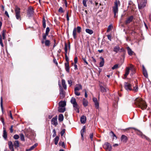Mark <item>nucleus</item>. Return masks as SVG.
Wrapping results in <instances>:
<instances>
[{
  "mask_svg": "<svg viewBox=\"0 0 151 151\" xmlns=\"http://www.w3.org/2000/svg\"><path fill=\"white\" fill-rule=\"evenodd\" d=\"M108 39L110 41H111V36L110 35H107Z\"/></svg>",
  "mask_w": 151,
  "mask_h": 151,
  "instance_id": "e2e57ef3",
  "label": "nucleus"
},
{
  "mask_svg": "<svg viewBox=\"0 0 151 151\" xmlns=\"http://www.w3.org/2000/svg\"><path fill=\"white\" fill-rule=\"evenodd\" d=\"M63 115L62 114H60L58 116V120L59 121L62 122L63 120Z\"/></svg>",
  "mask_w": 151,
  "mask_h": 151,
  "instance_id": "f704fd0d",
  "label": "nucleus"
},
{
  "mask_svg": "<svg viewBox=\"0 0 151 151\" xmlns=\"http://www.w3.org/2000/svg\"><path fill=\"white\" fill-rule=\"evenodd\" d=\"M147 1V0H142L140 3L138 4L139 9H141L144 8L146 6Z\"/></svg>",
  "mask_w": 151,
  "mask_h": 151,
  "instance_id": "39448f33",
  "label": "nucleus"
},
{
  "mask_svg": "<svg viewBox=\"0 0 151 151\" xmlns=\"http://www.w3.org/2000/svg\"><path fill=\"white\" fill-rule=\"evenodd\" d=\"M86 117L85 116H83L81 118V122L82 124H85L86 122Z\"/></svg>",
  "mask_w": 151,
  "mask_h": 151,
  "instance_id": "a211bd4d",
  "label": "nucleus"
},
{
  "mask_svg": "<svg viewBox=\"0 0 151 151\" xmlns=\"http://www.w3.org/2000/svg\"><path fill=\"white\" fill-rule=\"evenodd\" d=\"M85 129H86V127L85 126H84L83 127L82 129L81 130V137H82V138H83V134L84 133L85 131Z\"/></svg>",
  "mask_w": 151,
  "mask_h": 151,
  "instance_id": "473e14b6",
  "label": "nucleus"
},
{
  "mask_svg": "<svg viewBox=\"0 0 151 151\" xmlns=\"http://www.w3.org/2000/svg\"><path fill=\"white\" fill-rule=\"evenodd\" d=\"M58 111L60 112H63L65 111V108L64 107L60 106L58 108Z\"/></svg>",
  "mask_w": 151,
  "mask_h": 151,
  "instance_id": "72a5a7b5",
  "label": "nucleus"
},
{
  "mask_svg": "<svg viewBox=\"0 0 151 151\" xmlns=\"http://www.w3.org/2000/svg\"><path fill=\"white\" fill-rule=\"evenodd\" d=\"M130 70V68L129 67H127L125 69V73L124 75V79H126L129 73V70Z\"/></svg>",
  "mask_w": 151,
  "mask_h": 151,
  "instance_id": "4468645a",
  "label": "nucleus"
},
{
  "mask_svg": "<svg viewBox=\"0 0 151 151\" xmlns=\"http://www.w3.org/2000/svg\"><path fill=\"white\" fill-rule=\"evenodd\" d=\"M110 133L112 134V136L113 137V139H117V137L116 135L114 134L112 131H111Z\"/></svg>",
  "mask_w": 151,
  "mask_h": 151,
  "instance_id": "de8ad7c7",
  "label": "nucleus"
},
{
  "mask_svg": "<svg viewBox=\"0 0 151 151\" xmlns=\"http://www.w3.org/2000/svg\"><path fill=\"white\" fill-rule=\"evenodd\" d=\"M42 23H43V27L44 28H45L46 27V23H45V18H44L43 19V20L42 21Z\"/></svg>",
  "mask_w": 151,
  "mask_h": 151,
  "instance_id": "603ef678",
  "label": "nucleus"
},
{
  "mask_svg": "<svg viewBox=\"0 0 151 151\" xmlns=\"http://www.w3.org/2000/svg\"><path fill=\"white\" fill-rule=\"evenodd\" d=\"M93 100L94 103L98 101L97 99L95 97H93Z\"/></svg>",
  "mask_w": 151,
  "mask_h": 151,
  "instance_id": "338daca9",
  "label": "nucleus"
},
{
  "mask_svg": "<svg viewBox=\"0 0 151 151\" xmlns=\"http://www.w3.org/2000/svg\"><path fill=\"white\" fill-rule=\"evenodd\" d=\"M94 103L95 108L96 109H98L99 107V102H98V101H97L96 102H94Z\"/></svg>",
  "mask_w": 151,
  "mask_h": 151,
  "instance_id": "49530a36",
  "label": "nucleus"
},
{
  "mask_svg": "<svg viewBox=\"0 0 151 151\" xmlns=\"http://www.w3.org/2000/svg\"><path fill=\"white\" fill-rule=\"evenodd\" d=\"M138 90V88L137 85H136L134 87L133 91L135 92H137V91Z\"/></svg>",
  "mask_w": 151,
  "mask_h": 151,
  "instance_id": "c03bdc74",
  "label": "nucleus"
},
{
  "mask_svg": "<svg viewBox=\"0 0 151 151\" xmlns=\"http://www.w3.org/2000/svg\"><path fill=\"white\" fill-rule=\"evenodd\" d=\"M20 8L17 6H16L15 9V16L17 19L21 20V17L20 15Z\"/></svg>",
  "mask_w": 151,
  "mask_h": 151,
  "instance_id": "f03ea898",
  "label": "nucleus"
},
{
  "mask_svg": "<svg viewBox=\"0 0 151 151\" xmlns=\"http://www.w3.org/2000/svg\"><path fill=\"white\" fill-rule=\"evenodd\" d=\"M104 148L105 149L111 150V146L110 143L108 142L105 143L103 145Z\"/></svg>",
  "mask_w": 151,
  "mask_h": 151,
  "instance_id": "9d476101",
  "label": "nucleus"
},
{
  "mask_svg": "<svg viewBox=\"0 0 151 151\" xmlns=\"http://www.w3.org/2000/svg\"><path fill=\"white\" fill-rule=\"evenodd\" d=\"M68 48L70 49V44L68 45L66 43L65 44L64 49L65 50V55L67 54Z\"/></svg>",
  "mask_w": 151,
  "mask_h": 151,
  "instance_id": "4be33fe9",
  "label": "nucleus"
},
{
  "mask_svg": "<svg viewBox=\"0 0 151 151\" xmlns=\"http://www.w3.org/2000/svg\"><path fill=\"white\" fill-rule=\"evenodd\" d=\"M20 136L21 140L22 141H24V136L23 134H20Z\"/></svg>",
  "mask_w": 151,
  "mask_h": 151,
  "instance_id": "37998d69",
  "label": "nucleus"
},
{
  "mask_svg": "<svg viewBox=\"0 0 151 151\" xmlns=\"http://www.w3.org/2000/svg\"><path fill=\"white\" fill-rule=\"evenodd\" d=\"M68 81V84L70 85V86H71L72 84V81L71 80H69Z\"/></svg>",
  "mask_w": 151,
  "mask_h": 151,
  "instance_id": "0e129e2a",
  "label": "nucleus"
},
{
  "mask_svg": "<svg viewBox=\"0 0 151 151\" xmlns=\"http://www.w3.org/2000/svg\"><path fill=\"white\" fill-rule=\"evenodd\" d=\"M8 145L9 148L11 151H14L13 147V145L12 142L11 141H9L8 142Z\"/></svg>",
  "mask_w": 151,
  "mask_h": 151,
  "instance_id": "dca6fc26",
  "label": "nucleus"
},
{
  "mask_svg": "<svg viewBox=\"0 0 151 151\" xmlns=\"http://www.w3.org/2000/svg\"><path fill=\"white\" fill-rule=\"evenodd\" d=\"M62 84L64 88L65 89H66L67 88V86L65 84V81L64 79H63L62 80Z\"/></svg>",
  "mask_w": 151,
  "mask_h": 151,
  "instance_id": "2f4dec72",
  "label": "nucleus"
},
{
  "mask_svg": "<svg viewBox=\"0 0 151 151\" xmlns=\"http://www.w3.org/2000/svg\"><path fill=\"white\" fill-rule=\"evenodd\" d=\"M73 106L74 110L77 113H79V106L78 104L77 103H76L75 104H73Z\"/></svg>",
  "mask_w": 151,
  "mask_h": 151,
  "instance_id": "2eb2a0df",
  "label": "nucleus"
},
{
  "mask_svg": "<svg viewBox=\"0 0 151 151\" xmlns=\"http://www.w3.org/2000/svg\"><path fill=\"white\" fill-rule=\"evenodd\" d=\"M100 59H101V60L99 63V67H102L104 65V58L102 57H101L100 58Z\"/></svg>",
  "mask_w": 151,
  "mask_h": 151,
  "instance_id": "aec40b11",
  "label": "nucleus"
},
{
  "mask_svg": "<svg viewBox=\"0 0 151 151\" xmlns=\"http://www.w3.org/2000/svg\"><path fill=\"white\" fill-rule=\"evenodd\" d=\"M134 17L133 16H131L128 17L125 22V24L126 25H127L129 24L133 20Z\"/></svg>",
  "mask_w": 151,
  "mask_h": 151,
  "instance_id": "1a4fd4ad",
  "label": "nucleus"
},
{
  "mask_svg": "<svg viewBox=\"0 0 151 151\" xmlns=\"http://www.w3.org/2000/svg\"><path fill=\"white\" fill-rule=\"evenodd\" d=\"M100 90L101 92H105L107 91V90H108V89L106 88H105L101 86H100Z\"/></svg>",
  "mask_w": 151,
  "mask_h": 151,
  "instance_id": "5701e85b",
  "label": "nucleus"
},
{
  "mask_svg": "<svg viewBox=\"0 0 151 151\" xmlns=\"http://www.w3.org/2000/svg\"><path fill=\"white\" fill-rule=\"evenodd\" d=\"M134 104L137 106L142 110L145 109L147 107L146 102L140 98H137L135 100Z\"/></svg>",
  "mask_w": 151,
  "mask_h": 151,
  "instance_id": "f257e3e1",
  "label": "nucleus"
},
{
  "mask_svg": "<svg viewBox=\"0 0 151 151\" xmlns=\"http://www.w3.org/2000/svg\"><path fill=\"white\" fill-rule=\"evenodd\" d=\"M119 68V65L118 64H116L114 65L112 68V70H114L115 69H116Z\"/></svg>",
  "mask_w": 151,
  "mask_h": 151,
  "instance_id": "3c124183",
  "label": "nucleus"
},
{
  "mask_svg": "<svg viewBox=\"0 0 151 151\" xmlns=\"http://www.w3.org/2000/svg\"><path fill=\"white\" fill-rule=\"evenodd\" d=\"M132 128L134 129V130L137 131V134L138 135H139L142 138H145L147 139H148V138L146 136H145L144 134H143L142 132L134 128Z\"/></svg>",
  "mask_w": 151,
  "mask_h": 151,
  "instance_id": "0eeeda50",
  "label": "nucleus"
},
{
  "mask_svg": "<svg viewBox=\"0 0 151 151\" xmlns=\"http://www.w3.org/2000/svg\"><path fill=\"white\" fill-rule=\"evenodd\" d=\"M34 13V12L33 8L31 6L29 7L27 12V16L29 17H32Z\"/></svg>",
  "mask_w": 151,
  "mask_h": 151,
  "instance_id": "20e7f679",
  "label": "nucleus"
},
{
  "mask_svg": "<svg viewBox=\"0 0 151 151\" xmlns=\"http://www.w3.org/2000/svg\"><path fill=\"white\" fill-rule=\"evenodd\" d=\"M121 140L124 143H126L127 140V138L125 135H122L121 137Z\"/></svg>",
  "mask_w": 151,
  "mask_h": 151,
  "instance_id": "f3484780",
  "label": "nucleus"
},
{
  "mask_svg": "<svg viewBox=\"0 0 151 151\" xmlns=\"http://www.w3.org/2000/svg\"><path fill=\"white\" fill-rule=\"evenodd\" d=\"M81 28L79 26H78L77 28L75 27L74 28L73 32V38L74 39H76L77 37L76 36L77 30L78 33H80V32H81Z\"/></svg>",
  "mask_w": 151,
  "mask_h": 151,
  "instance_id": "7ed1b4c3",
  "label": "nucleus"
},
{
  "mask_svg": "<svg viewBox=\"0 0 151 151\" xmlns=\"http://www.w3.org/2000/svg\"><path fill=\"white\" fill-rule=\"evenodd\" d=\"M70 102L72 104H75L77 103L76 102V99L74 97H72L70 100Z\"/></svg>",
  "mask_w": 151,
  "mask_h": 151,
  "instance_id": "58836bf2",
  "label": "nucleus"
},
{
  "mask_svg": "<svg viewBox=\"0 0 151 151\" xmlns=\"http://www.w3.org/2000/svg\"><path fill=\"white\" fill-rule=\"evenodd\" d=\"M127 50L128 53L130 55H133V52L132 51V50L129 47H127Z\"/></svg>",
  "mask_w": 151,
  "mask_h": 151,
  "instance_id": "bb28decb",
  "label": "nucleus"
},
{
  "mask_svg": "<svg viewBox=\"0 0 151 151\" xmlns=\"http://www.w3.org/2000/svg\"><path fill=\"white\" fill-rule=\"evenodd\" d=\"M13 138L15 139H17L19 138V136L18 134H15L13 137Z\"/></svg>",
  "mask_w": 151,
  "mask_h": 151,
  "instance_id": "13d9d810",
  "label": "nucleus"
},
{
  "mask_svg": "<svg viewBox=\"0 0 151 151\" xmlns=\"http://www.w3.org/2000/svg\"><path fill=\"white\" fill-rule=\"evenodd\" d=\"M51 124L55 126L58 125L57 116L52 119Z\"/></svg>",
  "mask_w": 151,
  "mask_h": 151,
  "instance_id": "9b49d317",
  "label": "nucleus"
},
{
  "mask_svg": "<svg viewBox=\"0 0 151 151\" xmlns=\"http://www.w3.org/2000/svg\"><path fill=\"white\" fill-rule=\"evenodd\" d=\"M112 26L111 25H109L108 28V29L107 30V32H109L110 30L112 28Z\"/></svg>",
  "mask_w": 151,
  "mask_h": 151,
  "instance_id": "5fc2aeb1",
  "label": "nucleus"
},
{
  "mask_svg": "<svg viewBox=\"0 0 151 151\" xmlns=\"http://www.w3.org/2000/svg\"><path fill=\"white\" fill-rule=\"evenodd\" d=\"M114 6L118 7V6H120V2L119 0H116L114 3Z\"/></svg>",
  "mask_w": 151,
  "mask_h": 151,
  "instance_id": "393cba45",
  "label": "nucleus"
},
{
  "mask_svg": "<svg viewBox=\"0 0 151 151\" xmlns=\"http://www.w3.org/2000/svg\"><path fill=\"white\" fill-rule=\"evenodd\" d=\"M59 139V137L58 136H56L54 139L55 144V145H57Z\"/></svg>",
  "mask_w": 151,
  "mask_h": 151,
  "instance_id": "4c0bfd02",
  "label": "nucleus"
},
{
  "mask_svg": "<svg viewBox=\"0 0 151 151\" xmlns=\"http://www.w3.org/2000/svg\"><path fill=\"white\" fill-rule=\"evenodd\" d=\"M66 105V102L65 101H60L59 103V105L60 107H65Z\"/></svg>",
  "mask_w": 151,
  "mask_h": 151,
  "instance_id": "b1692460",
  "label": "nucleus"
},
{
  "mask_svg": "<svg viewBox=\"0 0 151 151\" xmlns=\"http://www.w3.org/2000/svg\"><path fill=\"white\" fill-rule=\"evenodd\" d=\"M65 69L66 71L68 72H69V64L68 62L65 63Z\"/></svg>",
  "mask_w": 151,
  "mask_h": 151,
  "instance_id": "a878e982",
  "label": "nucleus"
},
{
  "mask_svg": "<svg viewBox=\"0 0 151 151\" xmlns=\"http://www.w3.org/2000/svg\"><path fill=\"white\" fill-rule=\"evenodd\" d=\"M15 148H17L19 146V142L17 140L15 141L14 142V145Z\"/></svg>",
  "mask_w": 151,
  "mask_h": 151,
  "instance_id": "7c9ffc66",
  "label": "nucleus"
},
{
  "mask_svg": "<svg viewBox=\"0 0 151 151\" xmlns=\"http://www.w3.org/2000/svg\"><path fill=\"white\" fill-rule=\"evenodd\" d=\"M60 146H62L63 148H65V145L63 142L60 141L59 143Z\"/></svg>",
  "mask_w": 151,
  "mask_h": 151,
  "instance_id": "a19ab883",
  "label": "nucleus"
},
{
  "mask_svg": "<svg viewBox=\"0 0 151 151\" xmlns=\"http://www.w3.org/2000/svg\"><path fill=\"white\" fill-rule=\"evenodd\" d=\"M78 61V58L77 57H76L74 59V62L75 64H76Z\"/></svg>",
  "mask_w": 151,
  "mask_h": 151,
  "instance_id": "69168bd1",
  "label": "nucleus"
},
{
  "mask_svg": "<svg viewBox=\"0 0 151 151\" xmlns=\"http://www.w3.org/2000/svg\"><path fill=\"white\" fill-rule=\"evenodd\" d=\"M65 133V130L63 129L60 132V134L61 136H63L64 133Z\"/></svg>",
  "mask_w": 151,
  "mask_h": 151,
  "instance_id": "bf43d9fd",
  "label": "nucleus"
},
{
  "mask_svg": "<svg viewBox=\"0 0 151 151\" xmlns=\"http://www.w3.org/2000/svg\"><path fill=\"white\" fill-rule=\"evenodd\" d=\"M50 29L48 27H47L46 29V32H45V34H46L47 35H48L49 32L50 31Z\"/></svg>",
  "mask_w": 151,
  "mask_h": 151,
  "instance_id": "864d4df0",
  "label": "nucleus"
},
{
  "mask_svg": "<svg viewBox=\"0 0 151 151\" xmlns=\"http://www.w3.org/2000/svg\"><path fill=\"white\" fill-rule=\"evenodd\" d=\"M5 30H3L2 31V38H3V40L5 39V38H6L5 36Z\"/></svg>",
  "mask_w": 151,
  "mask_h": 151,
  "instance_id": "a18cd8bd",
  "label": "nucleus"
},
{
  "mask_svg": "<svg viewBox=\"0 0 151 151\" xmlns=\"http://www.w3.org/2000/svg\"><path fill=\"white\" fill-rule=\"evenodd\" d=\"M124 87L125 89L127 91L132 90L131 85L127 82L124 83Z\"/></svg>",
  "mask_w": 151,
  "mask_h": 151,
  "instance_id": "6e6552de",
  "label": "nucleus"
},
{
  "mask_svg": "<svg viewBox=\"0 0 151 151\" xmlns=\"http://www.w3.org/2000/svg\"><path fill=\"white\" fill-rule=\"evenodd\" d=\"M113 51L117 53L118 52H124V49L123 47L120 49L119 46H116L114 47Z\"/></svg>",
  "mask_w": 151,
  "mask_h": 151,
  "instance_id": "423d86ee",
  "label": "nucleus"
},
{
  "mask_svg": "<svg viewBox=\"0 0 151 151\" xmlns=\"http://www.w3.org/2000/svg\"><path fill=\"white\" fill-rule=\"evenodd\" d=\"M2 102H3L2 98V97H1V106L2 110V111H3V107Z\"/></svg>",
  "mask_w": 151,
  "mask_h": 151,
  "instance_id": "6e6d98bb",
  "label": "nucleus"
},
{
  "mask_svg": "<svg viewBox=\"0 0 151 151\" xmlns=\"http://www.w3.org/2000/svg\"><path fill=\"white\" fill-rule=\"evenodd\" d=\"M0 44L2 47H4V45L3 43L2 36L1 35V34H0Z\"/></svg>",
  "mask_w": 151,
  "mask_h": 151,
  "instance_id": "79ce46f5",
  "label": "nucleus"
},
{
  "mask_svg": "<svg viewBox=\"0 0 151 151\" xmlns=\"http://www.w3.org/2000/svg\"><path fill=\"white\" fill-rule=\"evenodd\" d=\"M45 44V45L46 46H48L50 44V40H44V44Z\"/></svg>",
  "mask_w": 151,
  "mask_h": 151,
  "instance_id": "e433bc0d",
  "label": "nucleus"
},
{
  "mask_svg": "<svg viewBox=\"0 0 151 151\" xmlns=\"http://www.w3.org/2000/svg\"><path fill=\"white\" fill-rule=\"evenodd\" d=\"M37 145V144L36 143L32 146L29 148L27 150V151H30L33 150Z\"/></svg>",
  "mask_w": 151,
  "mask_h": 151,
  "instance_id": "cd10ccee",
  "label": "nucleus"
},
{
  "mask_svg": "<svg viewBox=\"0 0 151 151\" xmlns=\"http://www.w3.org/2000/svg\"><path fill=\"white\" fill-rule=\"evenodd\" d=\"M88 0H83V4L84 6L85 7H87V5L86 4V2Z\"/></svg>",
  "mask_w": 151,
  "mask_h": 151,
  "instance_id": "09e8293b",
  "label": "nucleus"
},
{
  "mask_svg": "<svg viewBox=\"0 0 151 151\" xmlns=\"http://www.w3.org/2000/svg\"><path fill=\"white\" fill-rule=\"evenodd\" d=\"M48 35H47L45 34L43 36V39L41 40V43L42 44H43L44 42V40H46V37Z\"/></svg>",
  "mask_w": 151,
  "mask_h": 151,
  "instance_id": "c9c22d12",
  "label": "nucleus"
},
{
  "mask_svg": "<svg viewBox=\"0 0 151 151\" xmlns=\"http://www.w3.org/2000/svg\"><path fill=\"white\" fill-rule=\"evenodd\" d=\"M86 31L87 33L90 35H91L93 33V30L89 29H86Z\"/></svg>",
  "mask_w": 151,
  "mask_h": 151,
  "instance_id": "ea45409f",
  "label": "nucleus"
},
{
  "mask_svg": "<svg viewBox=\"0 0 151 151\" xmlns=\"http://www.w3.org/2000/svg\"><path fill=\"white\" fill-rule=\"evenodd\" d=\"M82 89V86L81 84H78L76 85V86L74 89V90L78 91Z\"/></svg>",
  "mask_w": 151,
  "mask_h": 151,
  "instance_id": "6ab92c4d",
  "label": "nucleus"
},
{
  "mask_svg": "<svg viewBox=\"0 0 151 151\" xmlns=\"http://www.w3.org/2000/svg\"><path fill=\"white\" fill-rule=\"evenodd\" d=\"M74 92L75 94L77 96H79L80 95V93L78 92L77 91L74 90Z\"/></svg>",
  "mask_w": 151,
  "mask_h": 151,
  "instance_id": "4d7b16f0",
  "label": "nucleus"
},
{
  "mask_svg": "<svg viewBox=\"0 0 151 151\" xmlns=\"http://www.w3.org/2000/svg\"><path fill=\"white\" fill-rule=\"evenodd\" d=\"M112 10L114 14V17H117V14L118 13V7L113 6Z\"/></svg>",
  "mask_w": 151,
  "mask_h": 151,
  "instance_id": "ddd939ff",
  "label": "nucleus"
},
{
  "mask_svg": "<svg viewBox=\"0 0 151 151\" xmlns=\"http://www.w3.org/2000/svg\"><path fill=\"white\" fill-rule=\"evenodd\" d=\"M58 12L61 13H62L64 12V11L63 9L62 8L60 7L58 9Z\"/></svg>",
  "mask_w": 151,
  "mask_h": 151,
  "instance_id": "8fccbe9b",
  "label": "nucleus"
},
{
  "mask_svg": "<svg viewBox=\"0 0 151 151\" xmlns=\"http://www.w3.org/2000/svg\"><path fill=\"white\" fill-rule=\"evenodd\" d=\"M83 104L85 107L86 106L88 105V101L85 98H83Z\"/></svg>",
  "mask_w": 151,
  "mask_h": 151,
  "instance_id": "c756f323",
  "label": "nucleus"
},
{
  "mask_svg": "<svg viewBox=\"0 0 151 151\" xmlns=\"http://www.w3.org/2000/svg\"><path fill=\"white\" fill-rule=\"evenodd\" d=\"M129 68L130 70H131L132 71V73H131L130 75L131 76H132L135 73V69L134 68L133 65L132 64L130 65V67Z\"/></svg>",
  "mask_w": 151,
  "mask_h": 151,
  "instance_id": "412c9836",
  "label": "nucleus"
},
{
  "mask_svg": "<svg viewBox=\"0 0 151 151\" xmlns=\"http://www.w3.org/2000/svg\"><path fill=\"white\" fill-rule=\"evenodd\" d=\"M13 125H12L10 128V131L11 133H12L13 132Z\"/></svg>",
  "mask_w": 151,
  "mask_h": 151,
  "instance_id": "774afa93",
  "label": "nucleus"
},
{
  "mask_svg": "<svg viewBox=\"0 0 151 151\" xmlns=\"http://www.w3.org/2000/svg\"><path fill=\"white\" fill-rule=\"evenodd\" d=\"M4 130H3V137L4 139H6L7 138V134L6 130L4 128Z\"/></svg>",
  "mask_w": 151,
  "mask_h": 151,
  "instance_id": "c85d7f7f",
  "label": "nucleus"
},
{
  "mask_svg": "<svg viewBox=\"0 0 151 151\" xmlns=\"http://www.w3.org/2000/svg\"><path fill=\"white\" fill-rule=\"evenodd\" d=\"M52 132L53 133V134L52 135V137H54L56 135V132L55 130V129H53L52 131Z\"/></svg>",
  "mask_w": 151,
  "mask_h": 151,
  "instance_id": "680f3d73",
  "label": "nucleus"
},
{
  "mask_svg": "<svg viewBox=\"0 0 151 151\" xmlns=\"http://www.w3.org/2000/svg\"><path fill=\"white\" fill-rule=\"evenodd\" d=\"M142 72L144 76L146 77V78H147L148 77V75L147 74V70L146 68H145L144 66L143 65H142Z\"/></svg>",
  "mask_w": 151,
  "mask_h": 151,
  "instance_id": "f8f14e48",
  "label": "nucleus"
},
{
  "mask_svg": "<svg viewBox=\"0 0 151 151\" xmlns=\"http://www.w3.org/2000/svg\"><path fill=\"white\" fill-rule=\"evenodd\" d=\"M60 95L61 97L62 98L64 97V94L63 91H61L60 93Z\"/></svg>",
  "mask_w": 151,
  "mask_h": 151,
  "instance_id": "052dcab7",
  "label": "nucleus"
}]
</instances>
